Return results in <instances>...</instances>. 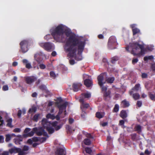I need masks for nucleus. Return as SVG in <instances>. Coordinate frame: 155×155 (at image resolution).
<instances>
[{"label":"nucleus","mask_w":155,"mask_h":155,"mask_svg":"<svg viewBox=\"0 0 155 155\" xmlns=\"http://www.w3.org/2000/svg\"><path fill=\"white\" fill-rule=\"evenodd\" d=\"M138 60L137 58L134 59L132 60V63L133 64H135L137 62Z\"/></svg>","instance_id":"13d9d810"},{"label":"nucleus","mask_w":155,"mask_h":155,"mask_svg":"<svg viewBox=\"0 0 155 155\" xmlns=\"http://www.w3.org/2000/svg\"><path fill=\"white\" fill-rule=\"evenodd\" d=\"M118 57L117 56L114 57L112 58L111 62L113 63H114L115 61L118 60Z\"/></svg>","instance_id":"58836bf2"},{"label":"nucleus","mask_w":155,"mask_h":155,"mask_svg":"<svg viewBox=\"0 0 155 155\" xmlns=\"http://www.w3.org/2000/svg\"><path fill=\"white\" fill-rule=\"evenodd\" d=\"M22 113V110H20L18 111L17 115L19 117H21Z\"/></svg>","instance_id":"8fccbe9b"},{"label":"nucleus","mask_w":155,"mask_h":155,"mask_svg":"<svg viewBox=\"0 0 155 155\" xmlns=\"http://www.w3.org/2000/svg\"><path fill=\"white\" fill-rule=\"evenodd\" d=\"M5 141L6 142H8L10 140L11 138V135L10 134H6L5 136Z\"/></svg>","instance_id":"c756f323"},{"label":"nucleus","mask_w":155,"mask_h":155,"mask_svg":"<svg viewBox=\"0 0 155 155\" xmlns=\"http://www.w3.org/2000/svg\"><path fill=\"white\" fill-rule=\"evenodd\" d=\"M50 75L51 77L54 79L57 76L56 74L53 71L50 72Z\"/></svg>","instance_id":"c9c22d12"},{"label":"nucleus","mask_w":155,"mask_h":155,"mask_svg":"<svg viewBox=\"0 0 155 155\" xmlns=\"http://www.w3.org/2000/svg\"><path fill=\"white\" fill-rule=\"evenodd\" d=\"M69 123L70 124L72 123L74 121V120L71 118H70L69 119Z\"/></svg>","instance_id":"69168bd1"},{"label":"nucleus","mask_w":155,"mask_h":155,"mask_svg":"<svg viewBox=\"0 0 155 155\" xmlns=\"http://www.w3.org/2000/svg\"><path fill=\"white\" fill-rule=\"evenodd\" d=\"M46 137H35L32 138L33 141L36 142L40 141L41 143L45 141L47 138L48 137V135L46 136Z\"/></svg>","instance_id":"9b49d317"},{"label":"nucleus","mask_w":155,"mask_h":155,"mask_svg":"<svg viewBox=\"0 0 155 155\" xmlns=\"http://www.w3.org/2000/svg\"><path fill=\"white\" fill-rule=\"evenodd\" d=\"M131 96H132L133 97L135 100H137L139 99L140 98V95L138 93H136L133 94L132 93V95H130Z\"/></svg>","instance_id":"b1692460"},{"label":"nucleus","mask_w":155,"mask_h":155,"mask_svg":"<svg viewBox=\"0 0 155 155\" xmlns=\"http://www.w3.org/2000/svg\"><path fill=\"white\" fill-rule=\"evenodd\" d=\"M142 104V103L141 101H137V105L138 107H140L141 106Z\"/></svg>","instance_id":"09e8293b"},{"label":"nucleus","mask_w":155,"mask_h":155,"mask_svg":"<svg viewBox=\"0 0 155 155\" xmlns=\"http://www.w3.org/2000/svg\"><path fill=\"white\" fill-rule=\"evenodd\" d=\"M82 85L81 83H74L73 85V90L75 91H77L78 90V88Z\"/></svg>","instance_id":"a211bd4d"},{"label":"nucleus","mask_w":155,"mask_h":155,"mask_svg":"<svg viewBox=\"0 0 155 155\" xmlns=\"http://www.w3.org/2000/svg\"><path fill=\"white\" fill-rule=\"evenodd\" d=\"M121 105L122 107H128L129 106V104L128 101L124 100L122 101Z\"/></svg>","instance_id":"412c9836"},{"label":"nucleus","mask_w":155,"mask_h":155,"mask_svg":"<svg viewBox=\"0 0 155 155\" xmlns=\"http://www.w3.org/2000/svg\"><path fill=\"white\" fill-rule=\"evenodd\" d=\"M22 62L25 64L26 68L30 69L32 68L31 63L28 62V60L25 59H23Z\"/></svg>","instance_id":"f3484780"},{"label":"nucleus","mask_w":155,"mask_h":155,"mask_svg":"<svg viewBox=\"0 0 155 155\" xmlns=\"http://www.w3.org/2000/svg\"><path fill=\"white\" fill-rule=\"evenodd\" d=\"M85 150L87 153H88L90 154H91V153L92 152V150H91V149L89 147H87L85 148Z\"/></svg>","instance_id":"72a5a7b5"},{"label":"nucleus","mask_w":155,"mask_h":155,"mask_svg":"<svg viewBox=\"0 0 155 155\" xmlns=\"http://www.w3.org/2000/svg\"><path fill=\"white\" fill-rule=\"evenodd\" d=\"M66 128L70 132H72V131L71 130V128L69 126H67L66 127Z\"/></svg>","instance_id":"e2e57ef3"},{"label":"nucleus","mask_w":155,"mask_h":155,"mask_svg":"<svg viewBox=\"0 0 155 155\" xmlns=\"http://www.w3.org/2000/svg\"><path fill=\"white\" fill-rule=\"evenodd\" d=\"M151 68L153 71L155 70V63L152 64Z\"/></svg>","instance_id":"bf43d9fd"},{"label":"nucleus","mask_w":155,"mask_h":155,"mask_svg":"<svg viewBox=\"0 0 155 155\" xmlns=\"http://www.w3.org/2000/svg\"><path fill=\"white\" fill-rule=\"evenodd\" d=\"M31 130V129L29 128H26L24 132L25 133H27Z\"/></svg>","instance_id":"5fc2aeb1"},{"label":"nucleus","mask_w":155,"mask_h":155,"mask_svg":"<svg viewBox=\"0 0 155 155\" xmlns=\"http://www.w3.org/2000/svg\"><path fill=\"white\" fill-rule=\"evenodd\" d=\"M40 115V114H35L33 117L32 120L35 121H37L38 118L39 117Z\"/></svg>","instance_id":"c85d7f7f"},{"label":"nucleus","mask_w":155,"mask_h":155,"mask_svg":"<svg viewBox=\"0 0 155 155\" xmlns=\"http://www.w3.org/2000/svg\"><path fill=\"white\" fill-rule=\"evenodd\" d=\"M124 120H121L120 121L119 124V125L121 126L123 128H124L125 127L124 126Z\"/></svg>","instance_id":"ea45409f"},{"label":"nucleus","mask_w":155,"mask_h":155,"mask_svg":"<svg viewBox=\"0 0 155 155\" xmlns=\"http://www.w3.org/2000/svg\"><path fill=\"white\" fill-rule=\"evenodd\" d=\"M153 47L154 46H153L151 45L147 47V49L149 51H152L153 49Z\"/></svg>","instance_id":"de8ad7c7"},{"label":"nucleus","mask_w":155,"mask_h":155,"mask_svg":"<svg viewBox=\"0 0 155 155\" xmlns=\"http://www.w3.org/2000/svg\"><path fill=\"white\" fill-rule=\"evenodd\" d=\"M69 63L73 65L75 63V62L74 60H69Z\"/></svg>","instance_id":"864d4df0"},{"label":"nucleus","mask_w":155,"mask_h":155,"mask_svg":"<svg viewBox=\"0 0 155 155\" xmlns=\"http://www.w3.org/2000/svg\"><path fill=\"white\" fill-rule=\"evenodd\" d=\"M96 117L99 119L102 118L104 115V114L103 113H101L99 112H97L96 113Z\"/></svg>","instance_id":"393cba45"},{"label":"nucleus","mask_w":155,"mask_h":155,"mask_svg":"<svg viewBox=\"0 0 155 155\" xmlns=\"http://www.w3.org/2000/svg\"><path fill=\"white\" fill-rule=\"evenodd\" d=\"M86 136L90 138H93V137H92L90 134L89 133H86Z\"/></svg>","instance_id":"603ef678"},{"label":"nucleus","mask_w":155,"mask_h":155,"mask_svg":"<svg viewBox=\"0 0 155 155\" xmlns=\"http://www.w3.org/2000/svg\"><path fill=\"white\" fill-rule=\"evenodd\" d=\"M65 26L60 25L55 28H52L50 30V32L54 39L57 41L63 42L66 37H69L64 46V49L69 52L70 57L74 58L76 60H80L81 59H78L77 57L76 52L77 47L78 54L82 52L84 48V44L74 36L71 35V31L67 30Z\"/></svg>","instance_id":"f257e3e1"},{"label":"nucleus","mask_w":155,"mask_h":155,"mask_svg":"<svg viewBox=\"0 0 155 155\" xmlns=\"http://www.w3.org/2000/svg\"><path fill=\"white\" fill-rule=\"evenodd\" d=\"M51 55L53 56H55L56 55V52L55 51H54L51 53Z\"/></svg>","instance_id":"774afa93"},{"label":"nucleus","mask_w":155,"mask_h":155,"mask_svg":"<svg viewBox=\"0 0 155 155\" xmlns=\"http://www.w3.org/2000/svg\"><path fill=\"white\" fill-rule=\"evenodd\" d=\"M37 110V108L35 107H32L29 110V112H35Z\"/></svg>","instance_id":"e433bc0d"},{"label":"nucleus","mask_w":155,"mask_h":155,"mask_svg":"<svg viewBox=\"0 0 155 155\" xmlns=\"http://www.w3.org/2000/svg\"><path fill=\"white\" fill-rule=\"evenodd\" d=\"M39 44L41 47L48 51H50L54 48V46L49 42L40 43Z\"/></svg>","instance_id":"423d86ee"},{"label":"nucleus","mask_w":155,"mask_h":155,"mask_svg":"<svg viewBox=\"0 0 155 155\" xmlns=\"http://www.w3.org/2000/svg\"><path fill=\"white\" fill-rule=\"evenodd\" d=\"M108 123L107 122H104L102 124H101V125L103 127H105L107 125Z\"/></svg>","instance_id":"0e129e2a"},{"label":"nucleus","mask_w":155,"mask_h":155,"mask_svg":"<svg viewBox=\"0 0 155 155\" xmlns=\"http://www.w3.org/2000/svg\"><path fill=\"white\" fill-rule=\"evenodd\" d=\"M84 142L85 145H90L91 144V140L88 138L85 139L84 141Z\"/></svg>","instance_id":"cd10ccee"},{"label":"nucleus","mask_w":155,"mask_h":155,"mask_svg":"<svg viewBox=\"0 0 155 155\" xmlns=\"http://www.w3.org/2000/svg\"><path fill=\"white\" fill-rule=\"evenodd\" d=\"M110 92L109 91H106L104 94V96L107 97H110Z\"/></svg>","instance_id":"2f4dec72"},{"label":"nucleus","mask_w":155,"mask_h":155,"mask_svg":"<svg viewBox=\"0 0 155 155\" xmlns=\"http://www.w3.org/2000/svg\"><path fill=\"white\" fill-rule=\"evenodd\" d=\"M37 94L36 92L34 93L32 95V96L33 97H35L37 96Z\"/></svg>","instance_id":"338daca9"},{"label":"nucleus","mask_w":155,"mask_h":155,"mask_svg":"<svg viewBox=\"0 0 155 155\" xmlns=\"http://www.w3.org/2000/svg\"><path fill=\"white\" fill-rule=\"evenodd\" d=\"M132 30L134 35H135L140 32L139 30L136 28L133 29Z\"/></svg>","instance_id":"f704fd0d"},{"label":"nucleus","mask_w":155,"mask_h":155,"mask_svg":"<svg viewBox=\"0 0 155 155\" xmlns=\"http://www.w3.org/2000/svg\"><path fill=\"white\" fill-rule=\"evenodd\" d=\"M100 86L101 87L102 91H105V92H106V91L107 89V87L104 86L103 85V84L102 85V86Z\"/></svg>","instance_id":"c03bdc74"},{"label":"nucleus","mask_w":155,"mask_h":155,"mask_svg":"<svg viewBox=\"0 0 155 155\" xmlns=\"http://www.w3.org/2000/svg\"><path fill=\"white\" fill-rule=\"evenodd\" d=\"M135 130L138 132L140 133L141 132V127L140 125H136L135 126Z\"/></svg>","instance_id":"7c9ffc66"},{"label":"nucleus","mask_w":155,"mask_h":155,"mask_svg":"<svg viewBox=\"0 0 155 155\" xmlns=\"http://www.w3.org/2000/svg\"><path fill=\"white\" fill-rule=\"evenodd\" d=\"M34 133H36L38 135L41 136L42 135L45 136H47V133L44 130H42L41 131H38V129L37 128L35 127L33 128L32 130Z\"/></svg>","instance_id":"f8f14e48"},{"label":"nucleus","mask_w":155,"mask_h":155,"mask_svg":"<svg viewBox=\"0 0 155 155\" xmlns=\"http://www.w3.org/2000/svg\"><path fill=\"white\" fill-rule=\"evenodd\" d=\"M28 41L26 40H23L20 43V45L22 52L24 53L28 51Z\"/></svg>","instance_id":"0eeeda50"},{"label":"nucleus","mask_w":155,"mask_h":155,"mask_svg":"<svg viewBox=\"0 0 155 155\" xmlns=\"http://www.w3.org/2000/svg\"><path fill=\"white\" fill-rule=\"evenodd\" d=\"M149 95L150 98L152 100L155 101V93H149Z\"/></svg>","instance_id":"bb28decb"},{"label":"nucleus","mask_w":155,"mask_h":155,"mask_svg":"<svg viewBox=\"0 0 155 155\" xmlns=\"http://www.w3.org/2000/svg\"><path fill=\"white\" fill-rule=\"evenodd\" d=\"M41 124L47 130L49 134H52L54 132V130L51 126L54 127L56 130H59L62 127L61 125L57 126V121H55L51 123L50 122L48 121L45 118L42 119Z\"/></svg>","instance_id":"f03ea898"},{"label":"nucleus","mask_w":155,"mask_h":155,"mask_svg":"<svg viewBox=\"0 0 155 155\" xmlns=\"http://www.w3.org/2000/svg\"><path fill=\"white\" fill-rule=\"evenodd\" d=\"M34 134V133L33 132V131H32V130L30 132L28 133L27 134H25V137H26L27 136H26L27 135V136L31 137Z\"/></svg>","instance_id":"4c0bfd02"},{"label":"nucleus","mask_w":155,"mask_h":155,"mask_svg":"<svg viewBox=\"0 0 155 155\" xmlns=\"http://www.w3.org/2000/svg\"><path fill=\"white\" fill-rule=\"evenodd\" d=\"M4 142V137L2 136H0V143H3Z\"/></svg>","instance_id":"49530a36"},{"label":"nucleus","mask_w":155,"mask_h":155,"mask_svg":"<svg viewBox=\"0 0 155 155\" xmlns=\"http://www.w3.org/2000/svg\"><path fill=\"white\" fill-rule=\"evenodd\" d=\"M107 76L106 73H102L97 77V80L100 86H102V85L105 83V82L104 81V79Z\"/></svg>","instance_id":"6e6552de"},{"label":"nucleus","mask_w":155,"mask_h":155,"mask_svg":"<svg viewBox=\"0 0 155 155\" xmlns=\"http://www.w3.org/2000/svg\"><path fill=\"white\" fill-rule=\"evenodd\" d=\"M84 84L87 87H90L92 85V81L91 80L86 79L84 81Z\"/></svg>","instance_id":"6ab92c4d"},{"label":"nucleus","mask_w":155,"mask_h":155,"mask_svg":"<svg viewBox=\"0 0 155 155\" xmlns=\"http://www.w3.org/2000/svg\"><path fill=\"white\" fill-rule=\"evenodd\" d=\"M68 104V103L65 102L64 103H61L58 105V107L59 108V110L58 114L55 117L54 115L51 114H48L46 116L47 119H51L52 120H54L56 118V120H58L60 119V116L61 117L63 118L64 116H61V114L64 111V114L65 115L66 113V108L67 105Z\"/></svg>","instance_id":"7ed1b4c3"},{"label":"nucleus","mask_w":155,"mask_h":155,"mask_svg":"<svg viewBox=\"0 0 155 155\" xmlns=\"http://www.w3.org/2000/svg\"><path fill=\"white\" fill-rule=\"evenodd\" d=\"M120 116L123 119H125L127 117V114L126 111L122 110L120 112Z\"/></svg>","instance_id":"aec40b11"},{"label":"nucleus","mask_w":155,"mask_h":155,"mask_svg":"<svg viewBox=\"0 0 155 155\" xmlns=\"http://www.w3.org/2000/svg\"><path fill=\"white\" fill-rule=\"evenodd\" d=\"M2 89L4 91H6L8 90V87L7 85H5L2 87Z\"/></svg>","instance_id":"37998d69"},{"label":"nucleus","mask_w":155,"mask_h":155,"mask_svg":"<svg viewBox=\"0 0 155 155\" xmlns=\"http://www.w3.org/2000/svg\"><path fill=\"white\" fill-rule=\"evenodd\" d=\"M21 130L19 128H16L14 129V132L17 133H19L20 132Z\"/></svg>","instance_id":"3c124183"},{"label":"nucleus","mask_w":155,"mask_h":155,"mask_svg":"<svg viewBox=\"0 0 155 155\" xmlns=\"http://www.w3.org/2000/svg\"><path fill=\"white\" fill-rule=\"evenodd\" d=\"M0 122L1 123V124H0V126L2 125L4 123V121L2 120V117L0 116Z\"/></svg>","instance_id":"680f3d73"},{"label":"nucleus","mask_w":155,"mask_h":155,"mask_svg":"<svg viewBox=\"0 0 155 155\" xmlns=\"http://www.w3.org/2000/svg\"><path fill=\"white\" fill-rule=\"evenodd\" d=\"M141 87H140V84H136L135 85L134 87L131 90L129 91V94L130 95H132V93H134V90H135V91H137Z\"/></svg>","instance_id":"ddd939ff"},{"label":"nucleus","mask_w":155,"mask_h":155,"mask_svg":"<svg viewBox=\"0 0 155 155\" xmlns=\"http://www.w3.org/2000/svg\"><path fill=\"white\" fill-rule=\"evenodd\" d=\"M153 56L151 55L148 56H145L144 58V60L145 61H147L148 60H151L153 59Z\"/></svg>","instance_id":"473e14b6"},{"label":"nucleus","mask_w":155,"mask_h":155,"mask_svg":"<svg viewBox=\"0 0 155 155\" xmlns=\"http://www.w3.org/2000/svg\"><path fill=\"white\" fill-rule=\"evenodd\" d=\"M39 88L42 90H46V87L43 85H41L39 87Z\"/></svg>","instance_id":"a18cd8bd"},{"label":"nucleus","mask_w":155,"mask_h":155,"mask_svg":"<svg viewBox=\"0 0 155 155\" xmlns=\"http://www.w3.org/2000/svg\"><path fill=\"white\" fill-rule=\"evenodd\" d=\"M33 143V140L31 139H29L27 141V143L30 144H31Z\"/></svg>","instance_id":"4d7b16f0"},{"label":"nucleus","mask_w":155,"mask_h":155,"mask_svg":"<svg viewBox=\"0 0 155 155\" xmlns=\"http://www.w3.org/2000/svg\"><path fill=\"white\" fill-rule=\"evenodd\" d=\"M36 79L37 78L36 77L32 76L27 77L26 78V81L27 83L30 84L34 82Z\"/></svg>","instance_id":"4468645a"},{"label":"nucleus","mask_w":155,"mask_h":155,"mask_svg":"<svg viewBox=\"0 0 155 155\" xmlns=\"http://www.w3.org/2000/svg\"><path fill=\"white\" fill-rule=\"evenodd\" d=\"M79 101L81 103V108H87L89 107V105L88 104L84 102V99L83 98H81L80 99Z\"/></svg>","instance_id":"2eb2a0df"},{"label":"nucleus","mask_w":155,"mask_h":155,"mask_svg":"<svg viewBox=\"0 0 155 155\" xmlns=\"http://www.w3.org/2000/svg\"><path fill=\"white\" fill-rule=\"evenodd\" d=\"M151 152L149 151L148 150H146L145 151V153L147 155H149L150 154Z\"/></svg>","instance_id":"052dcab7"},{"label":"nucleus","mask_w":155,"mask_h":155,"mask_svg":"<svg viewBox=\"0 0 155 155\" xmlns=\"http://www.w3.org/2000/svg\"><path fill=\"white\" fill-rule=\"evenodd\" d=\"M119 106L117 104H116L114 106V110L115 112H117L119 110Z\"/></svg>","instance_id":"a19ab883"},{"label":"nucleus","mask_w":155,"mask_h":155,"mask_svg":"<svg viewBox=\"0 0 155 155\" xmlns=\"http://www.w3.org/2000/svg\"><path fill=\"white\" fill-rule=\"evenodd\" d=\"M55 155H65L66 152L64 149L63 148H58L55 152Z\"/></svg>","instance_id":"dca6fc26"},{"label":"nucleus","mask_w":155,"mask_h":155,"mask_svg":"<svg viewBox=\"0 0 155 155\" xmlns=\"http://www.w3.org/2000/svg\"><path fill=\"white\" fill-rule=\"evenodd\" d=\"M114 80V77H109L106 79V81L107 83H112Z\"/></svg>","instance_id":"a878e982"},{"label":"nucleus","mask_w":155,"mask_h":155,"mask_svg":"<svg viewBox=\"0 0 155 155\" xmlns=\"http://www.w3.org/2000/svg\"><path fill=\"white\" fill-rule=\"evenodd\" d=\"M40 68L41 69H44L46 68V66L43 64H39Z\"/></svg>","instance_id":"79ce46f5"},{"label":"nucleus","mask_w":155,"mask_h":155,"mask_svg":"<svg viewBox=\"0 0 155 155\" xmlns=\"http://www.w3.org/2000/svg\"><path fill=\"white\" fill-rule=\"evenodd\" d=\"M91 93L88 92L82 94V96L84 98H89L91 97Z\"/></svg>","instance_id":"4be33fe9"},{"label":"nucleus","mask_w":155,"mask_h":155,"mask_svg":"<svg viewBox=\"0 0 155 155\" xmlns=\"http://www.w3.org/2000/svg\"><path fill=\"white\" fill-rule=\"evenodd\" d=\"M133 48L132 53L134 55H143L145 53V49L142 45H139L137 42L134 43L132 45Z\"/></svg>","instance_id":"20e7f679"},{"label":"nucleus","mask_w":155,"mask_h":155,"mask_svg":"<svg viewBox=\"0 0 155 155\" xmlns=\"http://www.w3.org/2000/svg\"><path fill=\"white\" fill-rule=\"evenodd\" d=\"M24 150V148L23 149L21 150L20 148H18L16 147H14L9 150V152L11 154L16 153H18L19 152L21 151H22Z\"/></svg>","instance_id":"9d476101"},{"label":"nucleus","mask_w":155,"mask_h":155,"mask_svg":"<svg viewBox=\"0 0 155 155\" xmlns=\"http://www.w3.org/2000/svg\"><path fill=\"white\" fill-rule=\"evenodd\" d=\"M147 74L145 73H143L142 74V77L143 78H145L147 77Z\"/></svg>","instance_id":"6e6d98bb"},{"label":"nucleus","mask_w":155,"mask_h":155,"mask_svg":"<svg viewBox=\"0 0 155 155\" xmlns=\"http://www.w3.org/2000/svg\"><path fill=\"white\" fill-rule=\"evenodd\" d=\"M117 45L115 37L112 36L109 38L108 46L110 49H114L116 48Z\"/></svg>","instance_id":"39448f33"},{"label":"nucleus","mask_w":155,"mask_h":155,"mask_svg":"<svg viewBox=\"0 0 155 155\" xmlns=\"http://www.w3.org/2000/svg\"><path fill=\"white\" fill-rule=\"evenodd\" d=\"M34 60L38 64L41 63L43 60L41 53L40 52L35 54L34 56Z\"/></svg>","instance_id":"1a4fd4ad"},{"label":"nucleus","mask_w":155,"mask_h":155,"mask_svg":"<svg viewBox=\"0 0 155 155\" xmlns=\"http://www.w3.org/2000/svg\"><path fill=\"white\" fill-rule=\"evenodd\" d=\"M6 119H7L6 122L7 123V126L11 127H12V119L7 117H6Z\"/></svg>","instance_id":"5701e85b"}]
</instances>
